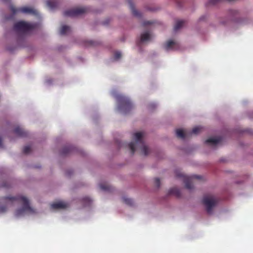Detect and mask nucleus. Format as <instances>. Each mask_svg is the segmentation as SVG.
I'll list each match as a JSON object with an SVG mask.
<instances>
[{"label":"nucleus","mask_w":253,"mask_h":253,"mask_svg":"<svg viewBox=\"0 0 253 253\" xmlns=\"http://www.w3.org/2000/svg\"><path fill=\"white\" fill-rule=\"evenodd\" d=\"M121 57V53L120 52L117 51L114 54V59L118 60Z\"/></svg>","instance_id":"26"},{"label":"nucleus","mask_w":253,"mask_h":253,"mask_svg":"<svg viewBox=\"0 0 253 253\" xmlns=\"http://www.w3.org/2000/svg\"><path fill=\"white\" fill-rule=\"evenodd\" d=\"M203 127L201 126H196L193 128L191 133L197 134L199 133L202 130Z\"/></svg>","instance_id":"23"},{"label":"nucleus","mask_w":253,"mask_h":253,"mask_svg":"<svg viewBox=\"0 0 253 253\" xmlns=\"http://www.w3.org/2000/svg\"><path fill=\"white\" fill-rule=\"evenodd\" d=\"M96 45V42L92 41H88L86 43V45L95 46Z\"/></svg>","instance_id":"28"},{"label":"nucleus","mask_w":253,"mask_h":253,"mask_svg":"<svg viewBox=\"0 0 253 253\" xmlns=\"http://www.w3.org/2000/svg\"><path fill=\"white\" fill-rule=\"evenodd\" d=\"M222 140L221 137H218L217 138H210L207 139L205 143L207 144H210L211 145H215L220 142Z\"/></svg>","instance_id":"12"},{"label":"nucleus","mask_w":253,"mask_h":253,"mask_svg":"<svg viewBox=\"0 0 253 253\" xmlns=\"http://www.w3.org/2000/svg\"><path fill=\"white\" fill-rule=\"evenodd\" d=\"M185 21L183 20H178L176 21L175 25L174 27V30L175 31H177L180 29L184 25Z\"/></svg>","instance_id":"20"},{"label":"nucleus","mask_w":253,"mask_h":253,"mask_svg":"<svg viewBox=\"0 0 253 253\" xmlns=\"http://www.w3.org/2000/svg\"><path fill=\"white\" fill-rule=\"evenodd\" d=\"M177 177L182 178L184 183L185 185V187L188 189H192L193 186L192 183V180L193 179H201L202 176L198 175H192L191 176H187L182 173H176Z\"/></svg>","instance_id":"6"},{"label":"nucleus","mask_w":253,"mask_h":253,"mask_svg":"<svg viewBox=\"0 0 253 253\" xmlns=\"http://www.w3.org/2000/svg\"><path fill=\"white\" fill-rule=\"evenodd\" d=\"M5 209H6V208H3V207H1V211L2 212H4V211H6Z\"/></svg>","instance_id":"32"},{"label":"nucleus","mask_w":253,"mask_h":253,"mask_svg":"<svg viewBox=\"0 0 253 253\" xmlns=\"http://www.w3.org/2000/svg\"><path fill=\"white\" fill-rule=\"evenodd\" d=\"M3 144H2V139H1V137L0 136V148H3Z\"/></svg>","instance_id":"31"},{"label":"nucleus","mask_w":253,"mask_h":253,"mask_svg":"<svg viewBox=\"0 0 253 253\" xmlns=\"http://www.w3.org/2000/svg\"><path fill=\"white\" fill-rule=\"evenodd\" d=\"M14 133L20 137H26L27 136L28 133L23 128L16 126L14 129Z\"/></svg>","instance_id":"9"},{"label":"nucleus","mask_w":253,"mask_h":253,"mask_svg":"<svg viewBox=\"0 0 253 253\" xmlns=\"http://www.w3.org/2000/svg\"><path fill=\"white\" fill-rule=\"evenodd\" d=\"M143 133L141 132H137L134 134L135 142H130L128 145L132 155L134 154L136 147L141 150L142 153L145 156H147L149 153L150 150L148 147L145 145L143 140Z\"/></svg>","instance_id":"2"},{"label":"nucleus","mask_w":253,"mask_h":253,"mask_svg":"<svg viewBox=\"0 0 253 253\" xmlns=\"http://www.w3.org/2000/svg\"><path fill=\"white\" fill-rule=\"evenodd\" d=\"M99 186L100 189L104 191L111 192L113 189L112 187L107 183H101Z\"/></svg>","instance_id":"19"},{"label":"nucleus","mask_w":253,"mask_h":253,"mask_svg":"<svg viewBox=\"0 0 253 253\" xmlns=\"http://www.w3.org/2000/svg\"><path fill=\"white\" fill-rule=\"evenodd\" d=\"M70 31V27L69 26L64 25L62 26L60 30V34L63 35L66 34L68 32Z\"/></svg>","instance_id":"21"},{"label":"nucleus","mask_w":253,"mask_h":253,"mask_svg":"<svg viewBox=\"0 0 253 253\" xmlns=\"http://www.w3.org/2000/svg\"><path fill=\"white\" fill-rule=\"evenodd\" d=\"M176 134L177 137L181 139H184L189 135V133L184 132L181 129H177L176 131Z\"/></svg>","instance_id":"15"},{"label":"nucleus","mask_w":253,"mask_h":253,"mask_svg":"<svg viewBox=\"0 0 253 253\" xmlns=\"http://www.w3.org/2000/svg\"><path fill=\"white\" fill-rule=\"evenodd\" d=\"M218 201L212 195H205L203 199V203L206 208V211L209 214L212 212V208L216 205Z\"/></svg>","instance_id":"5"},{"label":"nucleus","mask_w":253,"mask_h":253,"mask_svg":"<svg viewBox=\"0 0 253 253\" xmlns=\"http://www.w3.org/2000/svg\"><path fill=\"white\" fill-rule=\"evenodd\" d=\"M10 9L13 14L20 12L26 14H36V10L29 7H22L20 8H16L13 5H10Z\"/></svg>","instance_id":"8"},{"label":"nucleus","mask_w":253,"mask_h":253,"mask_svg":"<svg viewBox=\"0 0 253 253\" xmlns=\"http://www.w3.org/2000/svg\"><path fill=\"white\" fill-rule=\"evenodd\" d=\"M128 3L129 5L130 9L131 10L132 14L136 17H140V13L135 9L134 5L131 0H128Z\"/></svg>","instance_id":"13"},{"label":"nucleus","mask_w":253,"mask_h":253,"mask_svg":"<svg viewBox=\"0 0 253 253\" xmlns=\"http://www.w3.org/2000/svg\"><path fill=\"white\" fill-rule=\"evenodd\" d=\"M36 24H30L25 21H19L14 25L13 29L16 32L25 34L36 28Z\"/></svg>","instance_id":"4"},{"label":"nucleus","mask_w":253,"mask_h":253,"mask_svg":"<svg viewBox=\"0 0 253 253\" xmlns=\"http://www.w3.org/2000/svg\"><path fill=\"white\" fill-rule=\"evenodd\" d=\"M88 10V8L86 7H77L65 11L63 15L65 16L76 17L87 12Z\"/></svg>","instance_id":"7"},{"label":"nucleus","mask_w":253,"mask_h":253,"mask_svg":"<svg viewBox=\"0 0 253 253\" xmlns=\"http://www.w3.org/2000/svg\"><path fill=\"white\" fill-rule=\"evenodd\" d=\"M150 35L148 32L142 34L141 35L140 41L137 43L138 45H140V42H143L149 41L150 39Z\"/></svg>","instance_id":"14"},{"label":"nucleus","mask_w":253,"mask_h":253,"mask_svg":"<svg viewBox=\"0 0 253 253\" xmlns=\"http://www.w3.org/2000/svg\"><path fill=\"white\" fill-rule=\"evenodd\" d=\"M231 13H232V14H233L234 15H236L238 14V12L237 11L234 10H231Z\"/></svg>","instance_id":"30"},{"label":"nucleus","mask_w":253,"mask_h":253,"mask_svg":"<svg viewBox=\"0 0 253 253\" xmlns=\"http://www.w3.org/2000/svg\"><path fill=\"white\" fill-rule=\"evenodd\" d=\"M155 183L157 187H159L160 186V180L159 178H155Z\"/></svg>","instance_id":"27"},{"label":"nucleus","mask_w":253,"mask_h":253,"mask_svg":"<svg viewBox=\"0 0 253 253\" xmlns=\"http://www.w3.org/2000/svg\"><path fill=\"white\" fill-rule=\"evenodd\" d=\"M84 204V206H88L90 204L91 202V199L87 197H85L82 200Z\"/></svg>","instance_id":"24"},{"label":"nucleus","mask_w":253,"mask_h":253,"mask_svg":"<svg viewBox=\"0 0 253 253\" xmlns=\"http://www.w3.org/2000/svg\"><path fill=\"white\" fill-rule=\"evenodd\" d=\"M123 202L126 204V205L128 206H132L133 204V201L132 199L127 198L126 197H123Z\"/></svg>","instance_id":"22"},{"label":"nucleus","mask_w":253,"mask_h":253,"mask_svg":"<svg viewBox=\"0 0 253 253\" xmlns=\"http://www.w3.org/2000/svg\"><path fill=\"white\" fill-rule=\"evenodd\" d=\"M74 149V148L72 146L64 147L61 151V154L62 155H66L72 152Z\"/></svg>","instance_id":"18"},{"label":"nucleus","mask_w":253,"mask_h":253,"mask_svg":"<svg viewBox=\"0 0 253 253\" xmlns=\"http://www.w3.org/2000/svg\"><path fill=\"white\" fill-rule=\"evenodd\" d=\"M46 3L47 6L51 9L55 8L58 5L56 0H47Z\"/></svg>","instance_id":"17"},{"label":"nucleus","mask_w":253,"mask_h":253,"mask_svg":"<svg viewBox=\"0 0 253 253\" xmlns=\"http://www.w3.org/2000/svg\"><path fill=\"white\" fill-rule=\"evenodd\" d=\"M31 149L29 146H26L24 147L23 150V153L25 154H29L31 152Z\"/></svg>","instance_id":"25"},{"label":"nucleus","mask_w":253,"mask_h":253,"mask_svg":"<svg viewBox=\"0 0 253 253\" xmlns=\"http://www.w3.org/2000/svg\"><path fill=\"white\" fill-rule=\"evenodd\" d=\"M67 207V204L63 202H58L53 203L51 205V208L52 209H61Z\"/></svg>","instance_id":"10"},{"label":"nucleus","mask_w":253,"mask_h":253,"mask_svg":"<svg viewBox=\"0 0 253 253\" xmlns=\"http://www.w3.org/2000/svg\"><path fill=\"white\" fill-rule=\"evenodd\" d=\"M1 199L7 205L12 204L15 201L20 202L22 203V208L18 209L15 212V215L16 216L23 215L25 213H32L34 212V210L29 205L28 200L24 196H6L2 198Z\"/></svg>","instance_id":"1"},{"label":"nucleus","mask_w":253,"mask_h":253,"mask_svg":"<svg viewBox=\"0 0 253 253\" xmlns=\"http://www.w3.org/2000/svg\"><path fill=\"white\" fill-rule=\"evenodd\" d=\"M178 46L177 42L173 41H169L165 44V49L167 50L169 49H175Z\"/></svg>","instance_id":"11"},{"label":"nucleus","mask_w":253,"mask_h":253,"mask_svg":"<svg viewBox=\"0 0 253 253\" xmlns=\"http://www.w3.org/2000/svg\"><path fill=\"white\" fill-rule=\"evenodd\" d=\"M108 23H109V21H107V22H104V25H105V24H107Z\"/></svg>","instance_id":"33"},{"label":"nucleus","mask_w":253,"mask_h":253,"mask_svg":"<svg viewBox=\"0 0 253 253\" xmlns=\"http://www.w3.org/2000/svg\"><path fill=\"white\" fill-rule=\"evenodd\" d=\"M152 22H151V21H148L144 22L143 23V25H144V26H147V25H151V24H152Z\"/></svg>","instance_id":"29"},{"label":"nucleus","mask_w":253,"mask_h":253,"mask_svg":"<svg viewBox=\"0 0 253 253\" xmlns=\"http://www.w3.org/2000/svg\"><path fill=\"white\" fill-rule=\"evenodd\" d=\"M2 0L4 1V2H6V1H8V0Z\"/></svg>","instance_id":"34"},{"label":"nucleus","mask_w":253,"mask_h":253,"mask_svg":"<svg viewBox=\"0 0 253 253\" xmlns=\"http://www.w3.org/2000/svg\"><path fill=\"white\" fill-rule=\"evenodd\" d=\"M169 195H172L179 198L181 196V192L179 189L177 188H172L169 191Z\"/></svg>","instance_id":"16"},{"label":"nucleus","mask_w":253,"mask_h":253,"mask_svg":"<svg viewBox=\"0 0 253 253\" xmlns=\"http://www.w3.org/2000/svg\"><path fill=\"white\" fill-rule=\"evenodd\" d=\"M119 103L118 109L124 114H126L133 108V105L131 101L127 97L119 94L116 96Z\"/></svg>","instance_id":"3"}]
</instances>
